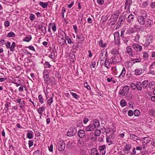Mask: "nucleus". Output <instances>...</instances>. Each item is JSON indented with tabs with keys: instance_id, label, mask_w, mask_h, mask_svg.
<instances>
[{
	"instance_id": "1",
	"label": "nucleus",
	"mask_w": 155,
	"mask_h": 155,
	"mask_svg": "<svg viewBox=\"0 0 155 155\" xmlns=\"http://www.w3.org/2000/svg\"><path fill=\"white\" fill-rule=\"evenodd\" d=\"M111 53L113 55L115 56V57H112L111 58V61H112V62L111 63H118L120 60V55L119 54L118 51V48H113L112 49Z\"/></svg>"
},
{
	"instance_id": "2",
	"label": "nucleus",
	"mask_w": 155,
	"mask_h": 155,
	"mask_svg": "<svg viewBox=\"0 0 155 155\" xmlns=\"http://www.w3.org/2000/svg\"><path fill=\"white\" fill-rule=\"evenodd\" d=\"M58 150L60 151H63L65 149V143L62 140L58 141L57 144Z\"/></svg>"
},
{
	"instance_id": "3",
	"label": "nucleus",
	"mask_w": 155,
	"mask_h": 155,
	"mask_svg": "<svg viewBox=\"0 0 155 155\" xmlns=\"http://www.w3.org/2000/svg\"><path fill=\"white\" fill-rule=\"evenodd\" d=\"M58 41L59 43L61 45H63L66 42V41L64 38V36L63 34H61V33L59 35Z\"/></svg>"
},
{
	"instance_id": "4",
	"label": "nucleus",
	"mask_w": 155,
	"mask_h": 155,
	"mask_svg": "<svg viewBox=\"0 0 155 155\" xmlns=\"http://www.w3.org/2000/svg\"><path fill=\"white\" fill-rule=\"evenodd\" d=\"M76 132L75 128H70L67 132V135L70 137L73 136L76 134Z\"/></svg>"
},
{
	"instance_id": "5",
	"label": "nucleus",
	"mask_w": 155,
	"mask_h": 155,
	"mask_svg": "<svg viewBox=\"0 0 155 155\" xmlns=\"http://www.w3.org/2000/svg\"><path fill=\"white\" fill-rule=\"evenodd\" d=\"M132 48L137 51H139L140 52L142 49V46L137 43H134L132 45Z\"/></svg>"
},
{
	"instance_id": "6",
	"label": "nucleus",
	"mask_w": 155,
	"mask_h": 155,
	"mask_svg": "<svg viewBox=\"0 0 155 155\" xmlns=\"http://www.w3.org/2000/svg\"><path fill=\"white\" fill-rule=\"evenodd\" d=\"M78 136L81 138H83L85 136H87L88 138H89V135L88 134H85V131L83 130H80L78 131Z\"/></svg>"
},
{
	"instance_id": "7",
	"label": "nucleus",
	"mask_w": 155,
	"mask_h": 155,
	"mask_svg": "<svg viewBox=\"0 0 155 155\" xmlns=\"http://www.w3.org/2000/svg\"><path fill=\"white\" fill-rule=\"evenodd\" d=\"M107 51L106 53L105 54V56L104 57V59L105 60V62L104 63V66L106 67L107 68H109V65L110 64H112L113 63H111V59L110 60V62H108L107 61V59H106V56L107 55ZM111 62H112V61H111Z\"/></svg>"
},
{
	"instance_id": "8",
	"label": "nucleus",
	"mask_w": 155,
	"mask_h": 155,
	"mask_svg": "<svg viewBox=\"0 0 155 155\" xmlns=\"http://www.w3.org/2000/svg\"><path fill=\"white\" fill-rule=\"evenodd\" d=\"M137 21L139 24L141 25H143L145 23V19L143 16H139L138 18Z\"/></svg>"
},
{
	"instance_id": "9",
	"label": "nucleus",
	"mask_w": 155,
	"mask_h": 155,
	"mask_svg": "<svg viewBox=\"0 0 155 155\" xmlns=\"http://www.w3.org/2000/svg\"><path fill=\"white\" fill-rule=\"evenodd\" d=\"M95 128L93 125L92 124H91L86 127L85 130L86 132L92 131Z\"/></svg>"
},
{
	"instance_id": "10",
	"label": "nucleus",
	"mask_w": 155,
	"mask_h": 155,
	"mask_svg": "<svg viewBox=\"0 0 155 155\" xmlns=\"http://www.w3.org/2000/svg\"><path fill=\"white\" fill-rule=\"evenodd\" d=\"M129 90V88H123L121 90H120L119 92V94L123 96L127 94Z\"/></svg>"
},
{
	"instance_id": "11",
	"label": "nucleus",
	"mask_w": 155,
	"mask_h": 155,
	"mask_svg": "<svg viewBox=\"0 0 155 155\" xmlns=\"http://www.w3.org/2000/svg\"><path fill=\"white\" fill-rule=\"evenodd\" d=\"M106 148V146L103 145L99 146L98 149L101 153L102 155H104L106 151L105 149Z\"/></svg>"
},
{
	"instance_id": "12",
	"label": "nucleus",
	"mask_w": 155,
	"mask_h": 155,
	"mask_svg": "<svg viewBox=\"0 0 155 155\" xmlns=\"http://www.w3.org/2000/svg\"><path fill=\"white\" fill-rule=\"evenodd\" d=\"M127 52L131 57H134V54L132 51V49L130 46H127L126 48Z\"/></svg>"
},
{
	"instance_id": "13",
	"label": "nucleus",
	"mask_w": 155,
	"mask_h": 155,
	"mask_svg": "<svg viewBox=\"0 0 155 155\" xmlns=\"http://www.w3.org/2000/svg\"><path fill=\"white\" fill-rule=\"evenodd\" d=\"M134 15L132 14H130L127 17V20L129 23H130L134 21Z\"/></svg>"
},
{
	"instance_id": "14",
	"label": "nucleus",
	"mask_w": 155,
	"mask_h": 155,
	"mask_svg": "<svg viewBox=\"0 0 155 155\" xmlns=\"http://www.w3.org/2000/svg\"><path fill=\"white\" fill-rule=\"evenodd\" d=\"M17 102L20 104L19 107L21 108H22L24 106L25 104L24 101H22V100L20 98H18L16 99Z\"/></svg>"
},
{
	"instance_id": "15",
	"label": "nucleus",
	"mask_w": 155,
	"mask_h": 155,
	"mask_svg": "<svg viewBox=\"0 0 155 155\" xmlns=\"http://www.w3.org/2000/svg\"><path fill=\"white\" fill-rule=\"evenodd\" d=\"M94 127L95 129L96 127H98L100 126V124L99 123V121L97 119L94 120V123L92 124Z\"/></svg>"
},
{
	"instance_id": "16",
	"label": "nucleus",
	"mask_w": 155,
	"mask_h": 155,
	"mask_svg": "<svg viewBox=\"0 0 155 155\" xmlns=\"http://www.w3.org/2000/svg\"><path fill=\"white\" fill-rule=\"evenodd\" d=\"M144 24L146 27H151L152 24V22L150 19H148Z\"/></svg>"
},
{
	"instance_id": "17",
	"label": "nucleus",
	"mask_w": 155,
	"mask_h": 155,
	"mask_svg": "<svg viewBox=\"0 0 155 155\" xmlns=\"http://www.w3.org/2000/svg\"><path fill=\"white\" fill-rule=\"evenodd\" d=\"M38 28L41 30V31L45 34L46 32V29L45 27H44L43 25L41 24L38 26Z\"/></svg>"
},
{
	"instance_id": "18",
	"label": "nucleus",
	"mask_w": 155,
	"mask_h": 155,
	"mask_svg": "<svg viewBox=\"0 0 155 155\" xmlns=\"http://www.w3.org/2000/svg\"><path fill=\"white\" fill-rule=\"evenodd\" d=\"M132 2H129L126 0V2L125 4L124 8L126 9L127 8L129 9H130V5H131Z\"/></svg>"
},
{
	"instance_id": "19",
	"label": "nucleus",
	"mask_w": 155,
	"mask_h": 155,
	"mask_svg": "<svg viewBox=\"0 0 155 155\" xmlns=\"http://www.w3.org/2000/svg\"><path fill=\"white\" fill-rule=\"evenodd\" d=\"M143 73V70L142 69H138L135 70V74L136 75H140Z\"/></svg>"
},
{
	"instance_id": "20",
	"label": "nucleus",
	"mask_w": 155,
	"mask_h": 155,
	"mask_svg": "<svg viewBox=\"0 0 155 155\" xmlns=\"http://www.w3.org/2000/svg\"><path fill=\"white\" fill-rule=\"evenodd\" d=\"M31 38L32 37L31 36H27L25 37L23 39V41L28 42L31 40Z\"/></svg>"
},
{
	"instance_id": "21",
	"label": "nucleus",
	"mask_w": 155,
	"mask_h": 155,
	"mask_svg": "<svg viewBox=\"0 0 155 155\" xmlns=\"http://www.w3.org/2000/svg\"><path fill=\"white\" fill-rule=\"evenodd\" d=\"M97 150L95 148L92 149L91 151V155H96L98 154Z\"/></svg>"
},
{
	"instance_id": "22",
	"label": "nucleus",
	"mask_w": 155,
	"mask_h": 155,
	"mask_svg": "<svg viewBox=\"0 0 155 155\" xmlns=\"http://www.w3.org/2000/svg\"><path fill=\"white\" fill-rule=\"evenodd\" d=\"M49 26L50 27H51V28L54 31H55L56 30V28L55 24L54 23H50L49 25Z\"/></svg>"
},
{
	"instance_id": "23",
	"label": "nucleus",
	"mask_w": 155,
	"mask_h": 155,
	"mask_svg": "<svg viewBox=\"0 0 155 155\" xmlns=\"http://www.w3.org/2000/svg\"><path fill=\"white\" fill-rule=\"evenodd\" d=\"M135 31V30L133 28H130L127 31V33L129 34L134 33Z\"/></svg>"
},
{
	"instance_id": "24",
	"label": "nucleus",
	"mask_w": 155,
	"mask_h": 155,
	"mask_svg": "<svg viewBox=\"0 0 155 155\" xmlns=\"http://www.w3.org/2000/svg\"><path fill=\"white\" fill-rule=\"evenodd\" d=\"M150 2L149 0L145 1L143 2L142 4V6L143 8H146L147 6L148 5L150 4Z\"/></svg>"
},
{
	"instance_id": "25",
	"label": "nucleus",
	"mask_w": 155,
	"mask_h": 155,
	"mask_svg": "<svg viewBox=\"0 0 155 155\" xmlns=\"http://www.w3.org/2000/svg\"><path fill=\"white\" fill-rule=\"evenodd\" d=\"M45 110V108L44 107H40L39 108L38 110H37L38 111V113L40 114L41 115L42 112L44 111Z\"/></svg>"
},
{
	"instance_id": "26",
	"label": "nucleus",
	"mask_w": 155,
	"mask_h": 155,
	"mask_svg": "<svg viewBox=\"0 0 155 155\" xmlns=\"http://www.w3.org/2000/svg\"><path fill=\"white\" fill-rule=\"evenodd\" d=\"M126 73V70L125 68L124 67L123 68V69L122 70V71L120 74V75L119 76V77L121 78V77H124L125 74Z\"/></svg>"
},
{
	"instance_id": "27",
	"label": "nucleus",
	"mask_w": 155,
	"mask_h": 155,
	"mask_svg": "<svg viewBox=\"0 0 155 155\" xmlns=\"http://www.w3.org/2000/svg\"><path fill=\"white\" fill-rule=\"evenodd\" d=\"M126 73V70L125 68L124 67L123 68V69L122 70V71L120 74V75L119 76V77L121 78V77H124L125 74Z\"/></svg>"
},
{
	"instance_id": "28",
	"label": "nucleus",
	"mask_w": 155,
	"mask_h": 155,
	"mask_svg": "<svg viewBox=\"0 0 155 155\" xmlns=\"http://www.w3.org/2000/svg\"><path fill=\"white\" fill-rule=\"evenodd\" d=\"M148 84V81L147 80H145L143 81L141 84V87H147Z\"/></svg>"
},
{
	"instance_id": "29",
	"label": "nucleus",
	"mask_w": 155,
	"mask_h": 155,
	"mask_svg": "<svg viewBox=\"0 0 155 155\" xmlns=\"http://www.w3.org/2000/svg\"><path fill=\"white\" fill-rule=\"evenodd\" d=\"M130 139L133 140L135 141L139 140V137H138L133 134H131L130 135Z\"/></svg>"
},
{
	"instance_id": "30",
	"label": "nucleus",
	"mask_w": 155,
	"mask_h": 155,
	"mask_svg": "<svg viewBox=\"0 0 155 155\" xmlns=\"http://www.w3.org/2000/svg\"><path fill=\"white\" fill-rule=\"evenodd\" d=\"M39 5L43 8H47L48 6V4L47 3L40 2L39 3Z\"/></svg>"
},
{
	"instance_id": "31",
	"label": "nucleus",
	"mask_w": 155,
	"mask_h": 155,
	"mask_svg": "<svg viewBox=\"0 0 155 155\" xmlns=\"http://www.w3.org/2000/svg\"><path fill=\"white\" fill-rule=\"evenodd\" d=\"M141 61V59L140 58L136 59H131V61H132L134 64L140 62Z\"/></svg>"
},
{
	"instance_id": "32",
	"label": "nucleus",
	"mask_w": 155,
	"mask_h": 155,
	"mask_svg": "<svg viewBox=\"0 0 155 155\" xmlns=\"http://www.w3.org/2000/svg\"><path fill=\"white\" fill-rule=\"evenodd\" d=\"M27 137L28 139H31L33 137V134L32 131H31L28 133L27 134Z\"/></svg>"
},
{
	"instance_id": "33",
	"label": "nucleus",
	"mask_w": 155,
	"mask_h": 155,
	"mask_svg": "<svg viewBox=\"0 0 155 155\" xmlns=\"http://www.w3.org/2000/svg\"><path fill=\"white\" fill-rule=\"evenodd\" d=\"M15 36V33L12 31H10L8 33L7 37H14Z\"/></svg>"
},
{
	"instance_id": "34",
	"label": "nucleus",
	"mask_w": 155,
	"mask_h": 155,
	"mask_svg": "<svg viewBox=\"0 0 155 155\" xmlns=\"http://www.w3.org/2000/svg\"><path fill=\"white\" fill-rule=\"evenodd\" d=\"M120 104L121 106L123 107L126 106L127 104L125 101L124 99H123L120 101Z\"/></svg>"
},
{
	"instance_id": "35",
	"label": "nucleus",
	"mask_w": 155,
	"mask_h": 155,
	"mask_svg": "<svg viewBox=\"0 0 155 155\" xmlns=\"http://www.w3.org/2000/svg\"><path fill=\"white\" fill-rule=\"evenodd\" d=\"M15 47V42H13L12 45L10 46V50L11 51H14V48Z\"/></svg>"
},
{
	"instance_id": "36",
	"label": "nucleus",
	"mask_w": 155,
	"mask_h": 155,
	"mask_svg": "<svg viewBox=\"0 0 155 155\" xmlns=\"http://www.w3.org/2000/svg\"><path fill=\"white\" fill-rule=\"evenodd\" d=\"M104 130H103V131H105L106 134H108L112 131L110 127H108L106 129H105V128H104Z\"/></svg>"
},
{
	"instance_id": "37",
	"label": "nucleus",
	"mask_w": 155,
	"mask_h": 155,
	"mask_svg": "<svg viewBox=\"0 0 155 155\" xmlns=\"http://www.w3.org/2000/svg\"><path fill=\"white\" fill-rule=\"evenodd\" d=\"M114 36L115 40L116 38H120V35L119 33L118 32H115L114 34Z\"/></svg>"
},
{
	"instance_id": "38",
	"label": "nucleus",
	"mask_w": 155,
	"mask_h": 155,
	"mask_svg": "<svg viewBox=\"0 0 155 155\" xmlns=\"http://www.w3.org/2000/svg\"><path fill=\"white\" fill-rule=\"evenodd\" d=\"M71 94L73 96V97L76 99H78L79 98V96L77 94L72 92H70Z\"/></svg>"
},
{
	"instance_id": "39",
	"label": "nucleus",
	"mask_w": 155,
	"mask_h": 155,
	"mask_svg": "<svg viewBox=\"0 0 155 155\" xmlns=\"http://www.w3.org/2000/svg\"><path fill=\"white\" fill-rule=\"evenodd\" d=\"M126 18L125 15H123L121 17L119 18V21L120 22H122L123 21H124Z\"/></svg>"
},
{
	"instance_id": "40",
	"label": "nucleus",
	"mask_w": 155,
	"mask_h": 155,
	"mask_svg": "<svg viewBox=\"0 0 155 155\" xmlns=\"http://www.w3.org/2000/svg\"><path fill=\"white\" fill-rule=\"evenodd\" d=\"M53 102V96L51 97L47 101V104L51 106V104Z\"/></svg>"
},
{
	"instance_id": "41",
	"label": "nucleus",
	"mask_w": 155,
	"mask_h": 155,
	"mask_svg": "<svg viewBox=\"0 0 155 155\" xmlns=\"http://www.w3.org/2000/svg\"><path fill=\"white\" fill-rule=\"evenodd\" d=\"M134 115L136 116H138L140 114L139 110H135L134 113Z\"/></svg>"
},
{
	"instance_id": "42",
	"label": "nucleus",
	"mask_w": 155,
	"mask_h": 155,
	"mask_svg": "<svg viewBox=\"0 0 155 155\" xmlns=\"http://www.w3.org/2000/svg\"><path fill=\"white\" fill-rule=\"evenodd\" d=\"M29 18L31 21H33L35 19V16L34 15L32 14H31Z\"/></svg>"
},
{
	"instance_id": "43",
	"label": "nucleus",
	"mask_w": 155,
	"mask_h": 155,
	"mask_svg": "<svg viewBox=\"0 0 155 155\" xmlns=\"http://www.w3.org/2000/svg\"><path fill=\"white\" fill-rule=\"evenodd\" d=\"M38 99L39 100V102L41 104L44 102V99L43 98L42 96L41 95H39L38 96Z\"/></svg>"
},
{
	"instance_id": "44",
	"label": "nucleus",
	"mask_w": 155,
	"mask_h": 155,
	"mask_svg": "<svg viewBox=\"0 0 155 155\" xmlns=\"http://www.w3.org/2000/svg\"><path fill=\"white\" fill-rule=\"evenodd\" d=\"M77 38L79 39L81 41H83L84 40L83 36L82 35H78L77 36Z\"/></svg>"
},
{
	"instance_id": "45",
	"label": "nucleus",
	"mask_w": 155,
	"mask_h": 155,
	"mask_svg": "<svg viewBox=\"0 0 155 155\" xmlns=\"http://www.w3.org/2000/svg\"><path fill=\"white\" fill-rule=\"evenodd\" d=\"M150 4L151 8H155V1L152 2L151 3L150 2Z\"/></svg>"
},
{
	"instance_id": "46",
	"label": "nucleus",
	"mask_w": 155,
	"mask_h": 155,
	"mask_svg": "<svg viewBox=\"0 0 155 155\" xmlns=\"http://www.w3.org/2000/svg\"><path fill=\"white\" fill-rule=\"evenodd\" d=\"M114 135L113 133H111L110 135H108V134H106L107 137L111 139H113L114 137Z\"/></svg>"
},
{
	"instance_id": "47",
	"label": "nucleus",
	"mask_w": 155,
	"mask_h": 155,
	"mask_svg": "<svg viewBox=\"0 0 155 155\" xmlns=\"http://www.w3.org/2000/svg\"><path fill=\"white\" fill-rule=\"evenodd\" d=\"M33 155H41V152L40 150H38L34 153Z\"/></svg>"
},
{
	"instance_id": "48",
	"label": "nucleus",
	"mask_w": 155,
	"mask_h": 155,
	"mask_svg": "<svg viewBox=\"0 0 155 155\" xmlns=\"http://www.w3.org/2000/svg\"><path fill=\"white\" fill-rule=\"evenodd\" d=\"M140 38V36L139 35H137L134 37V40L136 42H137Z\"/></svg>"
},
{
	"instance_id": "49",
	"label": "nucleus",
	"mask_w": 155,
	"mask_h": 155,
	"mask_svg": "<svg viewBox=\"0 0 155 155\" xmlns=\"http://www.w3.org/2000/svg\"><path fill=\"white\" fill-rule=\"evenodd\" d=\"M111 139L107 137H106V141L108 143L109 145H110L112 143V141H111Z\"/></svg>"
},
{
	"instance_id": "50",
	"label": "nucleus",
	"mask_w": 155,
	"mask_h": 155,
	"mask_svg": "<svg viewBox=\"0 0 155 155\" xmlns=\"http://www.w3.org/2000/svg\"><path fill=\"white\" fill-rule=\"evenodd\" d=\"M54 51H53L52 52L49 56V57L52 59H54Z\"/></svg>"
},
{
	"instance_id": "51",
	"label": "nucleus",
	"mask_w": 155,
	"mask_h": 155,
	"mask_svg": "<svg viewBox=\"0 0 155 155\" xmlns=\"http://www.w3.org/2000/svg\"><path fill=\"white\" fill-rule=\"evenodd\" d=\"M99 45L102 47H105V45H103V41L102 40H100L99 42Z\"/></svg>"
},
{
	"instance_id": "52",
	"label": "nucleus",
	"mask_w": 155,
	"mask_h": 155,
	"mask_svg": "<svg viewBox=\"0 0 155 155\" xmlns=\"http://www.w3.org/2000/svg\"><path fill=\"white\" fill-rule=\"evenodd\" d=\"M153 37L152 36H149L147 39L150 43H152L153 41Z\"/></svg>"
},
{
	"instance_id": "53",
	"label": "nucleus",
	"mask_w": 155,
	"mask_h": 155,
	"mask_svg": "<svg viewBox=\"0 0 155 155\" xmlns=\"http://www.w3.org/2000/svg\"><path fill=\"white\" fill-rule=\"evenodd\" d=\"M45 68H49L51 67V65L48 62H46L44 64Z\"/></svg>"
},
{
	"instance_id": "54",
	"label": "nucleus",
	"mask_w": 155,
	"mask_h": 155,
	"mask_svg": "<svg viewBox=\"0 0 155 155\" xmlns=\"http://www.w3.org/2000/svg\"><path fill=\"white\" fill-rule=\"evenodd\" d=\"M130 145H126L125 146V149L126 150L129 151L130 149Z\"/></svg>"
},
{
	"instance_id": "55",
	"label": "nucleus",
	"mask_w": 155,
	"mask_h": 155,
	"mask_svg": "<svg viewBox=\"0 0 155 155\" xmlns=\"http://www.w3.org/2000/svg\"><path fill=\"white\" fill-rule=\"evenodd\" d=\"M128 115L130 116H132L134 114L133 111L132 110H129L128 112Z\"/></svg>"
},
{
	"instance_id": "56",
	"label": "nucleus",
	"mask_w": 155,
	"mask_h": 155,
	"mask_svg": "<svg viewBox=\"0 0 155 155\" xmlns=\"http://www.w3.org/2000/svg\"><path fill=\"white\" fill-rule=\"evenodd\" d=\"M148 56V54L146 52L143 53V57L144 59H147Z\"/></svg>"
},
{
	"instance_id": "57",
	"label": "nucleus",
	"mask_w": 155,
	"mask_h": 155,
	"mask_svg": "<svg viewBox=\"0 0 155 155\" xmlns=\"http://www.w3.org/2000/svg\"><path fill=\"white\" fill-rule=\"evenodd\" d=\"M33 144V142L32 140H29L28 141V144L29 146V147H31Z\"/></svg>"
},
{
	"instance_id": "58",
	"label": "nucleus",
	"mask_w": 155,
	"mask_h": 155,
	"mask_svg": "<svg viewBox=\"0 0 155 155\" xmlns=\"http://www.w3.org/2000/svg\"><path fill=\"white\" fill-rule=\"evenodd\" d=\"M43 77L45 80L47 81L48 80L49 76L48 75L45 74Z\"/></svg>"
},
{
	"instance_id": "59",
	"label": "nucleus",
	"mask_w": 155,
	"mask_h": 155,
	"mask_svg": "<svg viewBox=\"0 0 155 155\" xmlns=\"http://www.w3.org/2000/svg\"><path fill=\"white\" fill-rule=\"evenodd\" d=\"M5 25L6 27H8L10 25V22L8 21H6L5 22Z\"/></svg>"
},
{
	"instance_id": "60",
	"label": "nucleus",
	"mask_w": 155,
	"mask_h": 155,
	"mask_svg": "<svg viewBox=\"0 0 155 155\" xmlns=\"http://www.w3.org/2000/svg\"><path fill=\"white\" fill-rule=\"evenodd\" d=\"M97 3L100 5H103L104 3V0H97Z\"/></svg>"
},
{
	"instance_id": "61",
	"label": "nucleus",
	"mask_w": 155,
	"mask_h": 155,
	"mask_svg": "<svg viewBox=\"0 0 155 155\" xmlns=\"http://www.w3.org/2000/svg\"><path fill=\"white\" fill-rule=\"evenodd\" d=\"M150 112L151 114L152 115L155 117V110H150Z\"/></svg>"
},
{
	"instance_id": "62",
	"label": "nucleus",
	"mask_w": 155,
	"mask_h": 155,
	"mask_svg": "<svg viewBox=\"0 0 155 155\" xmlns=\"http://www.w3.org/2000/svg\"><path fill=\"white\" fill-rule=\"evenodd\" d=\"M155 85V82L153 81H152L150 82L149 84V86H153Z\"/></svg>"
},
{
	"instance_id": "63",
	"label": "nucleus",
	"mask_w": 155,
	"mask_h": 155,
	"mask_svg": "<svg viewBox=\"0 0 155 155\" xmlns=\"http://www.w3.org/2000/svg\"><path fill=\"white\" fill-rule=\"evenodd\" d=\"M66 39L67 40L68 43L71 44L72 42L71 39L70 38H68V37H66Z\"/></svg>"
},
{
	"instance_id": "64",
	"label": "nucleus",
	"mask_w": 155,
	"mask_h": 155,
	"mask_svg": "<svg viewBox=\"0 0 155 155\" xmlns=\"http://www.w3.org/2000/svg\"><path fill=\"white\" fill-rule=\"evenodd\" d=\"M11 43L10 42L8 41L6 44V46L7 48H10Z\"/></svg>"
}]
</instances>
